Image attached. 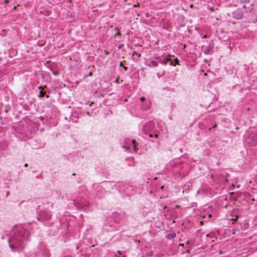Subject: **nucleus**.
<instances>
[{
    "label": "nucleus",
    "mask_w": 257,
    "mask_h": 257,
    "mask_svg": "<svg viewBox=\"0 0 257 257\" xmlns=\"http://www.w3.org/2000/svg\"><path fill=\"white\" fill-rule=\"evenodd\" d=\"M30 233L22 226H15L12 229L8 239L9 246L12 251H19L23 248L29 239Z\"/></svg>",
    "instance_id": "f257e3e1"
},
{
    "label": "nucleus",
    "mask_w": 257,
    "mask_h": 257,
    "mask_svg": "<svg viewBox=\"0 0 257 257\" xmlns=\"http://www.w3.org/2000/svg\"><path fill=\"white\" fill-rule=\"evenodd\" d=\"M155 128V125L154 122L152 120H150L144 125L142 131L144 134L149 135L150 138H152L154 136L156 138H157L158 137L157 134H155L154 135L151 134V132H153Z\"/></svg>",
    "instance_id": "f03ea898"
},
{
    "label": "nucleus",
    "mask_w": 257,
    "mask_h": 257,
    "mask_svg": "<svg viewBox=\"0 0 257 257\" xmlns=\"http://www.w3.org/2000/svg\"><path fill=\"white\" fill-rule=\"evenodd\" d=\"M38 253L42 257H50V253L46 245L43 242H40L38 245Z\"/></svg>",
    "instance_id": "7ed1b4c3"
},
{
    "label": "nucleus",
    "mask_w": 257,
    "mask_h": 257,
    "mask_svg": "<svg viewBox=\"0 0 257 257\" xmlns=\"http://www.w3.org/2000/svg\"><path fill=\"white\" fill-rule=\"evenodd\" d=\"M51 218V214L50 212L47 210H43L40 213H38L37 216L38 220L42 222L49 220Z\"/></svg>",
    "instance_id": "20e7f679"
},
{
    "label": "nucleus",
    "mask_w": 257,
    "mask_h": 257,
    "mask_svg": "<svg viewBox=\"0 0 257 257\" xmlns=\"http://www.w3.org/2000/svg\"><path fill=\"white\" fill-rule=\"evenodd\" d=\"M246 144L251 146H254L257 145V136L255 134H250L247 138L245 139Z\"/></svg>",
    "instance_id": "39448f33"
},
{
    "label": "nucleus",
    "mask_w": 257,
    "mask_h": 257,
    "mask_svg": "<svg viewBox=\"0 0 257 257\" xmlns=\"http://www.w3.org/2000/svg\"><path fill=\"white\" fill-rule=\"evenodd\" d=\"M214 44L210 42L208 45L204 47L203 46L202 49H203V52L206 55H210L213 54L214 52Z\"/></svg>",
    "instance_id": "423d86ee"
},
{
    "label": "nucleus",
    "mask_w": 257,
    "mask_h": 257,
    "mask_svg": "<svg viewBox=\"0 0 257 257\" xmlns=\"http://www.w3.org/2000/svg\"><path fill=\"white\" fill-rule=\"evenodd\" d=\"M244 13L242 10L237 9L232 12V17L236 20H241L243 18Z\"/></svg>",
    "instance_id": "0eeeda50"
},
{
    "label": "nucleus",
    "mask_w": 257,
    "mask_h": 257,
    "mask_svg": "<svg viewBox=\"0 0 257 257\" xmlns=\"http://www.w3.org/2000/svg\"><path fill=\"white\" fill-rule=\"evenodd\" d=\"M145 64L151 68L156 67L159 65V62L155 60L149 59L146 60Z\"/></svg>",
    "instance_id": "6e6552de"
},
{
    "label": "nucleus",
    "mask_w": 257,
    "mask_h": 257,
    "mask_svg": "<svg viewBox=\"0 0 257 257\" xmlns=\"http://www.w3.org/2000/svg\"><path fill=\"white\" fill-rule=\"evenodd\" d=\"M46 86H44V87L42 86L38 87V89L40 90L39 94L38 96L39 97H43L46 94V92L44 91V88H46Z\"/></svg>",
    "instance_id": "1a4fd4ad"
},
{
    "label": "nucleus",
    "mask_w": 257,
    "mask_h": 257,
    "mask_svg": "<svg viewBox=\"0 0 257 257\" xmlns=\"http://www.w3.org/2000/svg\"><path fill=\"white\" fill-rule=\"evenodd\" d=\"M151 106V103L149 101H146L144 102H142L141 104V107L143 110H147L150 108Z\"/></svg>",
    "instance_id": "9d476101"
},
{
    "label": "nucleus",
    "mask_w": 257,
    "mask_h": 257,
    "mask_svg": "<svg viewBox=\"0 0 257 257\" xmlns=\"http://www.w3.org/2000/svg\"><path fill=\"white\" fill-rule=\"evenodd\" d=\"M170 65L171 66H175L177 65H180L179 63V60L177 58H175L174 59H171L170 61Z\"/></svg>",
    "instance_id": "9b49d317"
},
{
    "label": "nucleus",
    "mask_w": 257,
    "mask_h": 257,
    "mask_svg": "<svg viewBox=\"0 0 257 257\" xmlns=\"http://www.w3.org/2000/svg\"><path fill=\"white\" fill-rule=\"evenodd\" d=\"M171 60V58H169V57H166L165 58L164 60L163 59H160L159 60V62L160 63L163 64V65H166L168 63V62H170V61Z\"/></svg>",
    "instance_id": "f8f14e48"
},
{
    "label": "nucleus",
    "mask_w": 257,
    "mask_h": 257,
    "mask_svg": "<svg viewBox=\"0 0 257 257\" xmlns=\"http://www.w3.org/2000/svg\"><path fill=\"white\" fill-rule=\"evenodd\" d=\"M132 145L133 146V149L135 153H137L139 150V148L137 147V143L135 140L132 141Z\"/></svg>",
    "instance_id": "ddd939ff"
},
{
    "label": "nucleus",
    "mask_w": 257,
    "mask_h": 257,
    "mask_svg": "<svg viewBox=\"0 0 257 257\" xmlns=\"http://www.w3.org/2000/svg\"><path fill=\"white\" fill-rule=\"evenodd\" d=\"M176 236V233L175 232H172L166 235L165 237L167 239H171L175 238Z\"/></svg>",
    "instance_id": "4468645a"
},
{
    "label": "nucleus",
    "mask_w": 257,
    "mask_h": 257,
    "mask_svg": "<svg viewBox=\"0 0 257 257\" xmlns=\"http://www.w3.org/2000/svg\"><path fill=\"white\" fill-rule=\"evenodd\" d=\"M114 31L116 32L115 34L114 35V38H120L121 34L119 32V30L117 28H115L114 29Z\"/></svg>",
    "instance_id": "2eb2a0df"
},
{
    "label": "nucleus",
    "mask_w": 257,
    "mask_h": 257,
    "mask_svg": "<svg viewBox=\"0 0 257 257\" xmlns=\"http://www.w3.org/2000/svg\"><path fill=\"white\" fill-rule=\"evenodd\" d=\"M141 56L140 54H138L137 52L134 51L132 56V58L134 60H137Z\"/></svg>",
    "instance_id": "dca6fc26"
},
{
    "label": "nucleus",
    "mask_w": 257,
    "mask_h": 257,
    "mask_svg": "<svg viewBox=\"0 0 257 257\" xmlns=\"http://www.w3.org/2000/svg\"><path fill=\"white\" fill-rule=\"evenodd\" d=\"M165 71L163 70L162 72H159L157 73V76L160 78L161 76H163L165 75Z\"/></svg>",
    "instance_id": "f3484780"
},
{
    "label": "nucleus",
    "mask_w": 257,
    "mask_h": 257,
    "mask_svg": "<svg viewBox=\"0 0 257 257\" xmlns=\"http://www.w3.org/2000/svg\"><path fill=\"white\" fill-rule=\"evenodd\" d=\"M240 2L242 4H244V3L247 4V3H249V0H240Z\"/></svg>",
    "instance_id": "a211bd4d"
},
{
    "label": "nucleus",
    "mask_w": 257,
    "mask_h": 257,
    "mask_svg": "<svg viewBox=\"0 0 257 257\" xmlns=\"http://www.w3.org/2000/svg\"><path fill=\"white\" fill-rule=\"evenodd\" d=\"M73 202H74V205L75 206V207H80L81 206V205L80 204H78L77 203H76L74 200H73Z\"/></svg>",
    "instance_id": "6ab92c4d"
},
{
    "label": "nucleus",
    "mask_w": 257,
    "mask_h": 257,
    "mask_svg": "<svg viewBox=\"0 0 257 257\" xmlns=\"http://www.w3.org/2000/svg\"><path fill=\"white\" fill-rule=\"evenodd\" d=\"M140 101L142 102V103L146 101V98L145 97H142L140 98Z\"/></svg>",
    "instance_id": "aec40b11"
},
{
    "label": "nucleus",
    "mask_w": 257,
    "mask_h": 257,
    "mask_svg": "<svg viewBox=\"0 0 257 257\" xmlns=\"http://www.w3.org/2000/svg\"><path fill=\"white\" fill-rule=\"evenodd\" d=\"M52 74L54 75V76H57L58 74H59V73L58 71H52Z\"/></svg>",
    "instance_id": "412c9836"
},
{
    "label": "nucleus",
    "mask_w": 257,
    "mask_h": 257,
    "mask_svg": "<svg viewBox=\"0 0 257 257\" xmlns=\"http://www.w3.org/2000/svg\"><path fill=\"white\" fill-rule=\"evenodd\" d=\"M39 119L40 120H41V121H43V120H44V117H43V116H40L39 117Z\"/></svg>",
    "instance_id": "4be33fe9"
},
{
    "label": "nucleus",
    "mask_w": 257,
    "mask_h": 257,
    "mask_svg": "<svg viewBox=\"0 0 257 257\" xmlns=\"http://www.w3.org/2000/svg\"><path fill=\"white\" fill-rule=\"evenodd\" d=\"M123 46V44H120L118 46V49H120Z\"/></svg>",
    "instance_id": "5701e85b"
},
{
    "label": "nucleus",
    "mask_w": 257,
    "mask_h": 257,
    "mask_svg": "<svg viewBox=\"0 0 257 257\" xmlns=\"http://www.w3.org/2000/svg\"><path fill=\"white\" fill-rule=\"evenodd\" d=\"M123 148H125V146H123ZM130 148H131V147H130V146H127V147H126V150H130Z\"/></svg>",
    "instance_id": "b1692460"
},
{
    "label": "nucleus",
    "mask_w": 257,
    "mask_h": 257,
    "mask_svg": "<svg viewBox=\"0 0 257 257\" xmlns=\"http://www.w3.org/2000/svg\"><path fill=\"white\" fill-rule=\"evenodd\" d=\"M122 67H123V68L124 69V70L126 71L127 70V67L123 66Z\"/></svg>",
    "instance_id": "393cba45"
},
{
    "label": "nucleus",
    "mask_w": 257,
    "mask_h": 257,
    "mask_svg": "<svg viewBox=\"0 0 257 257\" xmlns=\"http://www.w3.org/2000/svg\"><path fill=\"white\" fill-rule=\"evenodd\" d=\"M104 54L107 55L109 54V52L108 51L105 50L104 51Z\"/></svg>",
    "instance_id": "a878e982"
},
{
    "label": "nucleus",
    "mask_w": 257,
    "mask_h": 257,
    "mask_svg": "<svg viewBox=\"0 0 257 257\" xmlns=\"http://www.w3.org/2000/svg\"><path fill=\"white\" fill-rule=\"evenodd\" d=\"M186 244H190V240H187V241L186 242Z\"/></svg>",
    "instance_id": "bb28decb"
},
{
    "label": "nucleus",
    "mask_w": 257,
    "mask_h": 257,
    "mask_svg": "<svg viewBox=\"0 0 257 257\" xmlns=\"http://www.w3.org/2000/svg\"><path fill=\"white\" fill-rule=\"evenodd\" d=\"M222 181V182H224V181L226 182V181H227V180L223 177Z\"/></svg>",
    "instance_id": "cd10ccee"
},
{
    "label": "nucleus",
    "mask_w": 257,
    "mask_h": 257,
    "mask_svg": "<svg viewBox=\"0 0 257 257\" xmlns=\"http://www.w3.org/2000/svg\"><path fill=\"white\" fill-rule=\"evenodd\" d=\"M175 207H176V208H180V205H176L175 206Z\"/></svg>",
    "instance_id": "c85d7f7f"
},
{
    "label": "nucleus",
    "mask_w": 257,
    "mask_h": 257,
    "mask_svg": "<svg viewBox=\"0 0 257 257\" xmlns=\"http://www.w3.org/2000/svg\"><path fill=\"white\" fill-rule=\"evenodd\" d=\"M119 66L120 67H122L123 66V64H122V62H120V63H119Z\"/></svg>",
    "instance_id": "c756f323"
},
{
    "label": "nucleus",
    "mask_w": 257,
    "mask_h": 257,
    "mask_svg": "<svg viewBox=\"0 0 257 257\" xmlns=\"http://www.w3.org/2000/svg\"><path fill=\"white\" fill-rule=\"evenodd\" d=\"M88 75H89V76H92V72H89V73L88 74Z\"/></svg>",
    "instance_id": "7c9ffc66"
},
{
    "label": "nucleus",
    "mask_w": 257,
    "mask_h": 257,
    "mask_svg": "<svg viewBox=\"0 0 257 257\" xmlns=\"http://www.w3.org/2000/svg\"><path fill=\"white\" fill-rule=\"evenodd\" d=\"M203 39H206V38H207V35H204V36L203 37Z\"/></svg>",
    "instance_id": "2f4dec72"
},
{
    "label": "nucleus",
    "mask_w": 257,
    "mask_h": 257,
    "mask_svg": "<svg viewBox=\"0 0 257 257\" xmlns=\"http://www.w3.org/2000/svg\"><path fill=\"white\" fill-rule=\"evenodd\" d=\"M86 114H87V115L90 116V113H89V112L87 111V112H86Z\"/></svg>",
    "instance_id": "473e14b6"
},
{
    "label": "nucleus",
    "mask_w": 257,
    "mask_h": 257,
    "mask_svg": "<svg viewBox=\"0 0 257 257\" xmlns=\"http://www.w3.org/2000/svg\"><path fill=\"white\" fill-rule=\"evenodd\" d=\"M5 3L7 4V3H9V1L8 0H5Z\"/></svg>",
    "instance_id": "72a5a7b5"
},
{
    "label": "nucleus",
    "mask_w": 257,
    "mask_h": 257,
    "mask_svg": "<svg viewBox=\"0 0 257 257\" xmlns=\"http://www.w3.org/2000/svg\"><path fill=\"white\" fill-rule=\"evenodd\" d=\"M117 253H119V254H121V253L120 252V251H119V250L117 251Z\"/></svg>",
    "instance_id": "f704fd0d"
},
{
    "label": "nucleus",
    "mask_w": 257,
    "mask_h": 257,
    "mask_svg": "<svg viewBox=\"0 0 257 257\" xmlns=\"http://www.w3.org/2000/svg\"><path fill=\"white\" fill-rule=\"evenodd\" d=\"M28 164H25L24 165V166H25V167H28Z\"/></svg>",
    "instance_id": "c9c22d12"
},
{
    "label": "nucleus",
    "mask_w": 257,
    "mask_h": 257,
    "mask_svg": "<svg viewBox=\"0 0 257 257\" xmlns=\"http://www.w3.org/2000/svg\"><path fill=\"white\" fill-rule=\"evenodd\" d=\"M179 245L181 246H183L184 244H179Z\"/></svg>",
    "instance_id": "e433bc0d"
},
{
    "label": "nucleus",
    "mask_w": 257,
    "mask_h": 257,
    "mask_svg": "<svg viewBox=\"0 0 257 257\" xmlns=\"http://www.w3.org/2000/svg\"><path fill=\"white\" fill-rule=\"evenodd\" d=\"M210 234H206V236L207 237H209L210 236Z\"/></svg>",
    "instance_id": "4c0bfd02"
},
{
    "label": "nucleus",
    "mask_w": 257,
    "mask_h": 257,
    "mask_svg": "<svg viewBox=\"0 0 257 257\" xmlns=\"http://www.w3.org/2000/svg\"><path fill=\"white\" fill-rule=\"evenodd\" d=\"M216 126V124H215L214 125H213V126H212V127H213V128H214V127H215Z\"/></svg>",
    "instance_id": "58836bf2"
},
{
    "label": "nucleus",
    "mask_w": 257,
    "mask_h": 257,
    "mask_svg": "<svg viewBox=\"0 0 257 257\" xmlns=\"http://www.w3.org/2000/svg\"><path fill=\"white\" fill-rule=\"evenodd\" d=\"M9 194H10V193H9V192H7V196H8V195H9Z\"/></svg>",
    "instance_id": "ea45409f"
},
{
    "label": "nucleus",
    "mask_w": 257,
    "mask_h": 257,
    "mask_svg": "<svg viewBox=\"0 0 257 257\" xmlns=\"http://www.w3.org/2000/svg\"><path fill=\"white\" fill-rule=\"evenodd\" d=\"M49 95H46V98H49Z\"/></svg>",
    "instance_id": "a19ab883"
},
{
    "label": "nucleus",
    "mask_w": 257,
    "mask_h": 257,
    "mask_svg": "<svg viewBox=\"0 0 257 257\" xmlns=\"http://www.w3.org/2000/svg\"><path fill=\"white\" fill-rule=\"evenodd\" d=\"M76 248L77 249H79V247H78V246H77Z\"/></svg>",
    "instance_id": "79ce46f5"
},
{
    "label": "nucleus",
    "mask_w": 257,
    "mask_h": 257,
    "mask_svg": "<svg viewBox=\"0 0 257 257\" xmlns=\"http://www.w3.org/2000/svg\"><path fill=\"white\" fill-rule=\"evenodd\" d=\"M187 252H189V249H188Z\"/></svg>",
    "instance_id": "37998d69"
},
{
    "label": "nucleus",
    "mask_w": 257,
    "mask_h": 257,
    "mask_svg": "<svg viewBox=\"0 0 257 257\" xmlns=\"http://www.w3.org/2000/svg\"><path fill=\"white\" fill-rule=\"evenodd\" d=\"M163 188H164V186H162L161 188L163 189Z\"/></svg>",
    "instance_id": "c03bdc74"
},
{
    "label": "nucleus",
    "mask_w": 257,
    "mask_h": 257,
    "mask_svg": "<svg viewBox=\"0 0 257 257\" xmlns=\"http://www.w3.org/2000/svg\"><path fill=\"white\" fill-rule=\"evenodd\" d=\"M38 209H40V207H38ZM38 211H39L38 210Z\"/></svg>",
    "instance_id": "a18cd8bd"
},
{
    "label": "nucleus",
    "mask_w": 257,
    "mask_h": 257,
    "mask_svg": "<svg viewBox=\"0 0 257 257\" xmlns=\"http://www.w3.org/2000/svg\"><path fill=\"white\" fill-rule=\"evenodd\" d=\"M243 8L245 9V6H243Z\"/></svg>",
    "instance_id": "49530a36"
},
{
    "label": "nucleus",
    "mask_w": 257,
    "mask_h": 257,
    "mask_svg": "<svg viewBox=\"0 0 257 257\" xmlns=\"http://www.w3.org/2000/svg\"><path fill=\"white\" fill-rule=\"evenodd\" d=\"M190 7H193V5H191Z\"/></svg>",
    "instance_id": "de8ad7c7"
},
{
    "label": "nucleus",
    "mask_w": 257,
    "mask_h": 257,
    "mask_svg": "<svg viewBox=\"0 0 257 257\" xmlns=\"http://www.w3.org/2000/svg\"><path fill=\"white\" fill-rule=\"evenodd\" d=\"M115 82H117V80H115Z\"/></svg>",
    "instance_id": "09e8293b"
},
{
    "label": "nucleus",
    "mask_w": 257,
    "mask_h": 257,
    "mask_svg": "<svg viewBox=\"0 0 257 257\" xmlns=\"http://www.w3.org/2000/svg\"><path fill=\"white\" fill-rule=\"evenodd\" d=\"M2 61V58H0V61Z\"/></svg>",
    "instance_id": "8fccbe9b"
}]
</instances>
